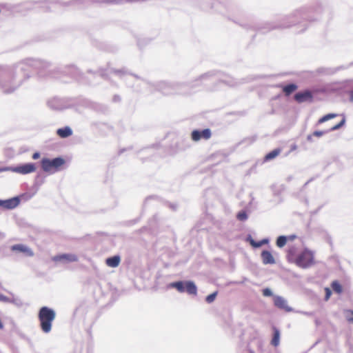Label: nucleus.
Listing matches in <instances>:
<instances>
[{"mask_svg":"<svg viewBox=\"0 0 353 353\" xmlns=\"http://www.w3.org/2000/svg\"><path fill=\"white\" fill-rule=\"evenodd\" d=\"M237 219L240 221H245L248 218V215L246 214L245 212L244 211H241V212H239L238 214H237V216H236Z\"/></svg>","mask_w":353,"mask_h":353,"instance_id":"22","label":"nucleus"},{"mask_svg":"<svg viewBox=\"0 0 353 353\" xmlns=\"http://www.w3.org/2000/svg\"><path fill=\"white\" fill-rule=\"evenodd\" d=\"M274 304L276 307L283 310L285 312H290L292 311V308L288 305L287 301L281 296H274Z\"/></svg>","mask_w":353,"mask_h":353,"instance_id":"8","label":"nucleus"},{"mask_svg":"<svg viewBox=\"0 0 353 353\" xmlns=\"http://www.w3.org/2000/svg\"><path fill=\"white\" fill-rule=\"evenodd\" d=\"M294 99L299 103L312 102L313 101V93L309 90H305L296 93Z\"/></svg>","mask_w":353,"mask_h":353,"instance_id":"5","label":"nucleus"},{"mask_svg":"<svg viewBox=\"0 0 353 353\" xmlns=\"http://www.w3.org/2000/svg\"><path fill=\"white\" fill-rule=\"evenodd\" d=\"M72 134V130L68 126L64 127L63 128H59L57 130V134L61 138H67L71 136Z\"/></svg>","mask_w":353,"mask_h":353,"instance_id":"12","label":"nucleus"},{"mask_svg":"<svg viewBox=\"0 0 353 353\" xmlns=\"http://www.w3.org/2000/svg\"><path fill=\"white\" fill-rule=\"evenodd\" d=\"M263 295L264 296H270L272 295V293L269 288H265L263 290Z\"/></svg>","mask_w":353,"mask_h":353,"instance_id":"27","label":"nucleus"},{"mask_svg":"<svg viewBox=\"0 0 353 353\" xmlns=\"http://www.w3.org/2000/svg\"><path fill=\"white\" fill-rule=\"evenodd\" d=\"M52 260L55 262L65 261L68 262H74L78 260V257L77 255L73 254H62L59 255L54 256L52 258Z\"/></svg>","mask_w":353,"mask_h":353,"instance_id":"9","label":"nucleus"},{"mask_svg":"<svg viewBox=\"0 0 353 353\" xmlns=\"http://www.w3.org/2000/svg\"><path fill=\"white\" fill-rule=\"evenodd\" d=\"M185 291H186L190 294L196 295L197 289L193 282L187 281L185 283Z\"/></svg>","mask_w":353,"mask_h":353,"instance_id":"13","label":"nucleus"},{"mask_svg":"<svg viewBox=\"0 0 353 353\" xmlns=\"http://www.w3.org/2000/svg\"><path fill=\"white\" fill-rule=\"evenodd\" d=\"M325 301H328L329 299L331 296L332 292H331V290H330V289L329 288H325Z\"/></svg>","mask_w":353,"mask_h":353,"instance_id":"25","label":"nucleus"},{"mask_svg":"<svg viewBox=\"0 0 353 353\" xmlns=\"http://www.w3.org/2000/svg\"><path fill=\"white\" fill-rule=\"evenodd\" d=\"M337 116L336 114H327L325 116H323V117H321L319 121H318V123L319 124H321V123H323L331 119H333V118H335Z\"/></svg>","mask_w":353,"mask_h":353,"instance_id":"21","label":"nucleus"},{"mask_svg":"<svg viewBox=\"0 0 353 353\" xmlns=\"http://www.w3.org/2000/svg\"><path fill=\"white\" fill-rule=\"evenodd\" d=\"M105 263L109 267L116 268L120 263V257L119 256H114L112 257L108 258Z\"/></svg>","mask_w":353,"mask_h":353,"instance_id":"14","label":"nucleus"},{"mask_svg":"<svg viewBox=\"0 0 353 353\" xmlns=\"http://www.w3.org/2000/svg\"><path fill=\"white\" fill-rule=\"evenodd\" d=\"M216 294H217V292H214L212 294H209L206 299H205V301L208 302V303H212L214 301L216 296Z\"/></svg>","mask_w":353,"mask_h":353,"instance_id":"24","label":"nucleus"},{"mask_svg":"<svg viewBox=\"0 0 353 353\" xmlns=\"http://www.w3.org/2000/svg\"><path fill=\"white\" fill-rule=\"evenodd\" d=\"M349 95H350V100L351 101H353V90L350 91Z\"/></svg>","mask_w":353,"mask_h":353,"instance_id":"30","label":"nucleus"},{"mask_svg":"<svg viewBox=\"0 0 353 353\" xmlns=\"http://www.w3.org/2000/svg\"><path fill=\"white\" fill-rule=\"evenodd\" d=\"M64 164L65 160L61 157H57L53 159L43 158L41 161L42 170L49 174H54L59 171Z\"/></svg>","mask_w":353,"mask_h":353,"instance_id":"3","label":"nucleus"},{"mask_svg":"<svg viewBox=\"0 0 353 353\" xmlns=\"http://www.w3.org/2000/svg\"><path fill=\"white\" fill-rule=\"evenodd\" d=\"M288 260L295 263L301 268H308L316 264L314 253L308 249H304L297 256L295 255V248H291L288 251Z\"/></svg>","mask_w":353,"mask_h":353,"instance_id":"1","label":"nucleus"},{"mask_svg":"<svg viewBox=\"0 0 353 353\" xmlns=\"http://www.w3.org/2000/svg\"><path fill=\"white\" fill-rule=\"evenodd\" d=\"M281 150L280 148H276L271 151L265 156L264 161H268L276 158L281 153Z\"/></svg>","mask_w":353,"mask_h":353,"instance_id":"18","label":"nucleus"},{"mask_svg":"<svg viewBox=\"0 0 353 353\" xmlns=\"http://www.w3.org/2000/svg\"><path fill=\"white\" fill-rule=\"evenodd\" d=\"M325 132L323 131H314L312 134L313 136L320 137L324 134Z\"/></svg>","mask_w":353,"mask_h":353,"instance_id":"28","label":"nucleus"},{"mask_svg":"<svg viewBox=\"0 0 353 353\" xmlns=\"http://www.w3.org/2000/svg\"><path fill=\"white\" fill-rule=\"evenodd\" d=\"M55 312L48 307H42L39 311L38 318L41 330L48 333L52 330V322L55 319Z\"/></svg>","mask_w":353,"mask_h":353,"instance_id":"2","label":"nucleus"},{"mask_svg":"<svg viewBox=\"0 0 353 353\" xmlns=\"http://www.w3.org/2000/svg\"><path fill=\"white\" fill-rule=\"evenodd\" d=\"M19 202L20 201L18 197H13L8 200L3 201V207L6 209H13L19 205Z\"/></svg>","mask_w":353,"mask_h":353,"instance_id":"11","label":"nucleus"},{"mask_svg":"<svg viewBox=\"0 0 353 353\" xmlns=\"http://www.w3.org/2000/svg\"><path fill=\"white\" fill-rule=\"evenodd\" d=\"M261 241H263V244L268 243V240H266V239L262 240Z\"/></svg>","mask_w":353,"mask_h":353,"instance_id":"32","label":"nucleus"},{"mask_svg":"<svg viewBox=\"0 0 353 353\" xmlns=\"http://www.w3.org/2000/svg\"><path fill=\"white\" fill-rule=\"evenodd\" d=\"M294 238H295V236H290L288 237L285 236H280L276 239V245L279 248H283L286 244L287 241L288 239L292 240Z\"/></svg>","mask_w":353,"mask_h":353,"instance_id":"17","label":"nucleus"},{"mask_svg":"<svg viewBox=\"0 0 353 353\" xmlns=\"http://www.w3.org/2000/svg\"><path fill=\"white\" fill-rule=\"evenodd\" d=\"M272 330H273V337L271 341V344L274 347H277L279 344V341H280V332H279V330L275 327H274L272 328Z\"/></svg>","mask_w":353,"mask_h":353,"instance_id":"16","label":"nucleus"},{"mask_svg":"<svg viewBox=\"0 0 353 353\" xmlns=\"http://www.w3.org/2000/svg\"><path fill=\"white\" fill-rule=\"evenodd\" d=\"M250 244L254 248L261 247L263 245V241L255 242L254 240L250 241Z\"/></svg>","mask_w":353,"mask_h":353,"instance_id":"26","label":"nucleus"},{"mask_svg":"<svg viewBox=\"0 0 353 353\" xmlns=\"http://www.w3.org/2000/svg\"><path fill=\"white\" fill-rule=\"evenodd\" d=\"M298 88V86L296 84L291 83L286 85L283 87L282 90L285 96L290 95L292 92L296 91Z\"/></svg>","mask_w":353,"mask_h":353,"instance_id":"15","label":"nucleus"},{"mask_svg":"<svg viewBox=\"0 0 353 353\" xmlns=\"http://www.w3.org/2000/svg\"><path fill=\"white\" fill-rule=\"evenodd\" d=\"M10 250L14 252H21L27 256H32L34 255L33 251L28 246L23 244H15L10 247Z\"/></svg>","mask_w":353,"mask_h":353,"instance_id":"7","label":"nucleus"},{"mask_svg":"<svg viewBox=\"0 0 353 353\" xmlns=\"http://www.w3.org/2000/svg\"><path fill=\"white\" fill-rule=\"evenodd\" d=\"M261 259L263 264H274L275 263L274 258L272 255V254L268 250H263L261 252Z\"/></svg>","mask_w":353,"mask_h":353,"instance_id":"10","label":"nucleus"},{"mask_svg":"<svg viewBox=\"0 0 353 353\" xmlns=\"http://www.w3.org/2000/svg\"><path fill=\"white\" fill-rule=\"evenodd\" d=\"M37 168L34 165V163H29L23 165H21L14 168H2L0 169L1 171L4 170H11L12 172L21 174H27L29 173L34 172L36 170Z\"/></svg>","mask_w":353,"mask_h":353,"instance_id":"4","label":"nucleus"},{"mask_svg":"<svg viewBox=\"0 0 353 353\" xmlns=\"http://www.w3.org/2000/svg\"><path fill=\"white\" fill-rule=\"evenodd\" d=\"M250 353H254L253 352H251Z\"/></svg>","mask_w":353,"mask_h":353,"instance_id":"36","label":"nucleus"},{"mask_svg":"<svg viewBox=\"0 0 353 353\" xmlns=\"http://www.w3.org/2000/svg\"><path fill=\"white\" fill-rule=\"evenodd\" d=\"M32 159H34V160H35V159H39V158L40 157V154H39V152H34V153L32 154Z\"/></svg>","mask_w":353,"mask_h":353,"instance_id":"29","label":"nucleus"},{"mask_svg":"<svg viewBox=\"0 0 353 353\" xmlns=\"http://www.w3.org/2000/svg\"><path fill=\"white\" fill-rule=\"evenodd\" d=\"M2 299H3L2 296H0V300H2Z\"/></svg>","mask_w":353,"mask_h":353,"instance_id":"35","label":"nucleus"},{"mask_svg":"<svg viewBox=\"0 0 353 353\" xmlns=\"http://www.w3.org/2000/svg\"><path fill=\"white\" fill-rule=\"evenodd\" d=\"M350 313L352 314V315L353 316V310L350 311ZM349 321H352L353 322V318L352 319H348Z\"/></svg>","mask_w":353,"mask_h":353,"instance_id":"31","label":"nucleus"},{"mask_svg":"<svg viewBox=\"0 0 353 353\" xmlns=\"http://www.w3.org/2000/svg\"><path fill=\"white\" fill-rule=\"evenodd\" d=\"M345 122V118H343V119L341 120V122H339L338 124H336V125H335L332 126V127L330 128V130H331V131H334V130H336L339 129L341 127H342V126L344 125Z\"/></svg>","mask_w":353,"mask_h":353,"instance_id":"23","label":"nucleus"},{"mask_svg":"<svg viewBox=\"0 0 353 353\" xmlns=\"http://www.w3.org/2000/svg\"><path fill=\"white\" fill-rule=\"evenodd\" d=\"M331 287L337 294H341L343 291V288L338 281H334L331 284Z\"/></svg>","mask_w":353,"mask_h":353,"instance_id":"20","label":"nucleus"},{"mask_svg":"<svg viewBox=\"0 0 353 353\" xmlns=\"http://www.w3.org/2000/svg\"><path fill=\"white\" fill-rule=\"evenodd\" d=\"M0 206L3 207V201L0 200Z\"/></svg>","mask_w":353,"mask_h":353,"instance_id":"33","label":"nucleus"},{"mask_svg":"<svg viewBox=\"0 0 353 353\" xmlns=\"http://www.w3.org/2000/svg\"><path fill=\"white\" fill-rule=\"evenodd\" d=\"M212 133L210 129H204L201 131L193 130L191 134V138L194 141H199L201 139H209Z\"/></svg>","mask_w":353,"mask_h":353,"instance_id":"6","label":"nucleus"},{"mask_svg":"<svg viewBox=\"0 0 353 353\" xmlns=\"http://www.w3.org/2000/svg\"><path fill=\"white\" fill-rule=\"evenodd\" d=\"M307 139H309V140H310V139H311V135H309V136L307 137Z\"/></svg>","mask_w":353,"mask_h":353,"instance_id":"34","label":"nucleus"},{"mask_svg":"<svg viewBox=\"0 0 353 353\" xmlns=\"http://www.w3.org/2000/svg\"><path fill=\"white\" fill-rule=\"evenodd\" d=\"M170 285L176 288L179 292H185V283L182 281H177L170 284Z\"/></svg>","mask_w":353,"mask_h":353,"instance_id":"19","label":"nucleus"}]
</instances>
